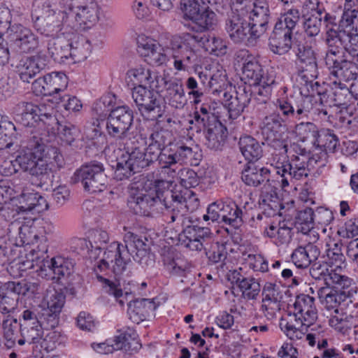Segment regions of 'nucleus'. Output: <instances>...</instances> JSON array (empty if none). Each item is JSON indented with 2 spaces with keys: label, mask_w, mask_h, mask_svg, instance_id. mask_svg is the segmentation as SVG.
<instances>
[{
  "label": "nucleus",
  "mask_w": 358,
  "mask_h": 358,
  "mask_svg": "<svg viewBox=\"0 0 358 358\" xmlns=\"http://www.w3.org/2000/svg\"><path fill=\"white\" fill-rule=\"evenodd\" d=\"M173 182L166 180H155V194L148 193L146 190L132 192L128 199V206L134 213L139 215H147L150 210L162 204L168 210L166 215L170 217L169 223L182 220V224H186L185 217L187 213L194 211L199 206V201L192 191L186 190L184 194L180 191L171 189Z\"/></svg>",
  "instance_id": "nucleus-1"
},
{
  "label": "nucleus",
  "mask_w": 358,
  "mask_h": 358,
  "mask_svg": "<svg viewBox=\"0 0 358 358\" xmlns=\"http://www.w3.org/2000/svg\"><path fill=\"white\" fill-rule=\"evenodd\" d=\"M276 111L266 115L260 124L262 134L268 145L278 151V155L287 153L288 142L285 133L287 122H296L308 118L313 110L312 99L302 97H289L286 99H278Z\"/></svg>",
  "instance_id": "nucleus-2"
},
{
  "label": "nucleus",
  "mask_w": 358,
  "mask_h": 358,
  "mask_svg": "<svg viewBox=\"0 0 358 358\" xmlns=\"http://www.w3.org/2000/svg\"><path fill=\"white\" fill-rule=\"evenodd\" d=\"M130 256L123 244L113 242L105 251L104 257L98 266L101 271L110 269L114 274L116 282L103 277H100V280L104 282L105 292L113 295L121 306H124L126 296H123L119 281L124 275H128L130 273L128 271V266L131 263Z\"/></svg>",
  "instance_id": "nucleus-3"
},
{
  "label": "nucleus",
  "mask_w": 358,
  "mask_h": 358,
  "mask_svg": "<svg viewBox=\"0 0 358 358\" xmlns=\"http://www.w3.org/2000/svg\"><path fill=\"white\" fill-rule=\"evenodd\" d=\"M323 19L326 27V43L328 50L344 49L349 54L357 55L356 50L350 49L348 46V39L350 31L353 30V24L357 19V14L352 10L345 9L341 20H337L336 17L324 13Z\"/></svg>",
  "instance_id": "nucleus-4"
},
{
  "label": "nucleus",
  "mask_w": 358,
  "mask_h": 358,
  "mask_svg": "<svg viewBox=\"0 0 358 358\" xmlns=\"http://www.w3.org/2000/svg\"><path fill=\"white\" fill-rule=\"evenodd\" d=\"M299 20L300 13L296 8L288 10L278 18L268 38L269 48L274 54L282 55L289 51L293 31Z\"/></svg>",
  "instance_id": "nucleus-5"
},
{
  "label": "nucleus",
  "mask_w": 358,
  "mask_h": 358,
  "mask_svg": "<svg viewBox=\"0 0 358 358\" xmlns=\"http://www.w3.org/2000/svg\"><path fill=\"white\" fill-rule=\"evenodd\" d=\"M287 158V153L285 155H279L275 165L276 173L282 177V187L288 186L289 181L292 179L301 180L306 178L309 174L308 169L309 162L310 164L314 162L315 164H321L317 155H313L310 158L308 155L301 154L292 155L290 159Z\"/></svg>",
  "instance_id": "nucleus-6"
},
{
  "label": "nucleus",
  "mask_w": 358,
  "mask_h": 358,
  "mask_svg": "<svg viewBox=\"0 0 358 358\" xmlns=\"http://www.w3.org/2000/svg\"><path fill=\"white\" fill-rule=\"evenodd\" d=\"M131 96L143 120L156 121L163 116L165 106L157 92L138 85L132 88Z\"/></svg>",
  "instance_id": "nucleus-7"
},
{
  "label": "nucleus",
  "mask_w": 358,
  "mask_h": 358,
  "mask_svg": "<svg viewBox=\"0 0 358 358\" xmlns=\"http://www.w3.org/2000/svg\"><path fill=\"white\" fill-rule=\"evenodd\" d=\"M181 9L184 18L190 22L185 24L189 29L203 32L213 29L216 24V14L203 6L202 0H182Z\"/></svg>",
  "instance_id": "nucleus-8"
},
{
  "label": "nucleus",
  "mask_w": 358,
  "mask_h": 358,
  "mask_svg": "<svg viewBox=\"0 0 358 358\" xmlns=\"http://www.w3.org/2000/svg\"><path fill=\"white\" fill-rule=\"evenodd\" d=\"M134 124V112L126 105L111 109L106 119V129L108 135L119 142L131 139Z\"/></svg>",
  "instance_id": "nucleus-9"
},
{
  "label": "nucleus",
  "mask_w": 358,
  "mask_h": 358,
  "mask_svg": "<svg viewBox=\"0 0 358 358\" xmlns=\"http://www.w3.org/2000/svg\"><path fill=\"white\" fill-rule=\"evenodd\" d=\"M64 165V158L58 148L47 146L41 157L29 172L32 176V183L38 187H43L52 182L53 178L52 167L60 169Z\"/></svg>",
  "instance_id": "nucleus-10"
},
{
  "label": "nucleus",
  "mask_w": 358,
  "mask_h": 358,
  "mask_svg": "<svg viewBox=\"0 0 358 358\" xmlns=\"http://www.w3.org/2000/svg\"><path fill=\"white\" fill-rule=\"evenodd\" d=\"M71 181L74 184L80 182L85 191L96 193L106 188L108 178L103 164L93 162L76 170Z\"/></svg>",
  "instance_id": "nucleus-11"
},
{
  "label": "nucleus",
  "mask_w": 358,
  "mask_h": 358,
  "mask_svg": "<svg viewBox=\"0 0 358 358\" xmlns=\"http://www.w3.org/2000/svg\"><path fill=\"white\" fill-rule=\"evenodd\" d=\"M208 39L205 36L189 33L183 34L180 37V42L173 48V65L178 71H185L192 66L197 59L194 48L196 45H204Z\"/></svg>",
  "instance_id": "nucleus-12"
},
{
  "label": "nucleus",
  "mask_w": 358,
  "mask_h": 358,
  "mask_svg": "<svg viewBox=\"0 0 358 358\" xmlns=\"http://www.w3.org/2000/svg\"><path fill=\"white\" fill-rule=\"evenodd\" d=\"M238 3L243 5L241 8L247 11L248 20L252 26V33L259 38L264 34L271 20L268 3L266 0H236Z\"/></svg>",
  "instance_id": "nucleus-13"
},
{
  "label": "nucleus",
  "mask_w": 358,
  "mask_h": 358,
  "mask_svg": "<svg viewBox=\"0 0 358 358\" xmlns=\"http://www.w3.org/2000/svg\"><path fill=\"white\" fill-rule=\"evenodd\" d=\"M247 11L241 8L232 10L225 22V30L231 40L235 43H241L248 41L249 42L259 38L252 32L253 29L248 20Z\"/></svg>",
  "instance_id": "nucleus-14"
},
{
  "label": "nucleus",
  "mask_w": 358,
  "mask_h": 358,
  "mask_svg": "<svg viewBox=\"0 0 358 358\" xmlns=\"http://www.w3.org/2000/svg\"><path fill=\"white\" fill-rule=\"evenodd\" d=\"M14 120L16 123L24 127H34L42 124L46 129V122L52 113L47 111L45 105H35L31 102L22 101L13 109Z\"/></svg>",
  "instance_id": "nucleus-15"
},
{
  "label": "nucleus",
  "mask_w": 358,
  "mask_h": 358,
  "mask_svg": "<svg viewBox=\"0 0 358 358\" xmlns=\"http://www.w3.org/2000/svg\"><path fill=\"white\" fill-rule=\"evenodd\" d=\"M65 301L66 296L62 291L56 290L50 286L45 289L41 308V317L47 321V329H54L58 325Z\"/></svg>",
  "instance_id": "nucleus-16"
},
{
  "label": "nucleus",
  "mask_w": 358,
  "mask_h": 358,
  "mask_svg": "<svg viewBox=\"0 0 358 358\" xmlns=\"http://www.w3.org/2000/svg\"><path fill=\"white\" fill-rule=\"evenodd\" d=\"M343 49L328 50L325 62L330 69V73L340 80L350 81L355 80L357 76V67L355 60L353 62L343 59Z\"/></svg>",
  "instance_id": "nucleus-17"
},
{
  "label": "nucleus",
  "mask_w": 358,
  "mask_h": 358,
  "mask_svg": "<svg viewBox=\"0 0 358 358\" xmlns=\"http://www.w3.org/2000/svg\"><path fill=\"white\" fill-rule=\"evenodd\" d=\"M19 236L23 244L26 245H36V246L31 250L29 255L31 259L29 262L30 265L28 268H32L34 266V262H38L41 261L43 258H48L46 255L48 252V245L46 244L47 238L44 235L38 233L35 226H29L23 224L18 229Z\"/></svg>",
  "instance_id": "nucleus-18"
},
{
  "label": "nucleus",
  "mask_w": 358,
  "mask_h": 358,
  "mask_svg": "<svg viewBox=\"0 0 358 358\" xmlns=\"http://www.w3.org/2000/svg\"><path fill=\"white\" fill-rule=\"evenodd\" d=\"M213 233L208 227L197 225H187L178 235L180 245L193 251L206 250L213 238Z\"/></svg>",
  "instance_id": "nucleus-19"
},
{
  "label": "nucleus",
  "mask_w": 358,
  "mask_h": 358,
  "mask_svg": "<svg viewBox=\"0 0 358 358\" xmlns=\"http://www.w3.org/2000/svg\"><path fill=\"white\" fill-rule=\"evenodd\" d=\"M46 147L42 138L31 132L26 149L22 150L15 158V164L22 171L29 172Z\"/></svg>",
  "instance_id": "nucleus-20"
},
{
  "label": "nucleus",
  "mask_w": 358,
  "mask_h": 358,
  "mask_svg": "<svg viewBox=\"0 0 358 358\" xmlns=\"http://www.w3.org/2000/svg\"><path fill=\"white\" fill-rule=\"evenodd\" d=\"M294 319L298 324L310 327L317 318L315 306V299L308 294H301L296 298L294 303Z\"/></svg>",
  "instance_id": "nucleus-21"
},
{
  "label": "nucleus",
  "mask_w": 358,
  "mask_h": 358,
  "mask_svg": "<svg viewBox=\"0 0 358 358\" xmlns=\"http://www.w3.org/2000/svg\"><path fill=\"white\" fill-rule=\"evenodd\" d=\"M252 92L250 87H238L235 96L224 92L222 103L228 111L229 118L237 119L250 102Z\"/></svg>",
  "instance_id": "nucleus-22"
},
{
  "label": "nucleus",
  "mask_w": 358,
  "mask_h": 358,
  "mask_svg": "<svg viewBox=\"0 0 358 358\" xmlns=\"http://www.w3.org/2000/svg\"><path fill=\"white\" fill-rule=\"evenodd\" d=\"M98 348L101 349V353H112L115 350H123L126 353L132 355L138 351L141 348L138 339L127 333H121L110 341L107 340L106 343H99Z\"/></svg>",
  "instance_id": "nucleus-23"
},
{
  "label": "nucleus",
  "mask_w": 358,
  "mask_h": 358,
  "mask_svg": "<svg viewBox=\"0 0 358 358\" xmlns=\"http://www.w3.org/2000/svg\"><path fill=\"white\" fill-rule=\"evenodd\" d=\"M9 31L8 40L22 52H29L37 48L38 38L29 29L20 24H14Z\"/></svg>",
  "instance_id": "nucleus-24"
},
{
  "label": "nucleus",
  "mask_w": 358,
  "mask_h": 358,
  "mask_svg": "<svg viewBox=\"0 0 358 358\" xmlns=\"http://www.w3.org/2000/svg\"><path fill=\"white\" fill-rule=\"evenodd\" d=\"M190 150L186 148V145L182 142L170 143L167 147L161 150L159 164L162 168L169 169L176 164H183L184 159L190 154Z\"/></svg>",
  "instance_id": "nucleus-25"
},
{
  "label": "nucleus",
  "mask_w": 358,
  "mask_h": 358,
  "mask_svg": "<svg viewBox=\"0 0 358 358\" xmlns=\"http://www.w3.org/2000/svg\"><path fill=\"white\" fill-rule=\"evenodd\" d=\"M18 209L22 212L40 213L48 209V203L45 197L34 190L23 189L18 197Z\"/></svg>",
  "instance_id": "nucleus-26"
},
{
  "label": "nucleus",
  "mask_w": 358,
  "mask_h": 358,
  "mask_svg": "<svg viewBox=\"0 0 358 358\" xmlns=\"http://www.w3.org/2000/svg\"><path fill=\"white\" fill-rule=\"evenodd\" d=\"M47 64L46 56L41 53L22 59L19 66L20 79L24 83H30L31 79L43 70Z\"/></svg>",
  "instance_id": "nucleus-27"
},
{
  "label": "nucleus",
  "mask_w": 358,
  "mask_h": 358,
  "mask_svg": "<svg viewBox=\"0 0 358 358\" xmlns=\"http://www.w3.org/2000/svg\"><path fill=\"white\" fill-rule=\"evenodd\" d=\"M46 130L52 134H59L60 138L71 145L80 134L79 129L70 122L60 123L54 115H49L46 122Z\"/></svg>",
  "instance_id": "nucleus-28"
},
{
  "label": "nucleus",
  "mask_w": 358,
  "mask_h": 358,
  "mask_svg": "<svg viewBox=\"0 0 358 358\" xmlns=\"http://www.w3.org/2000/svg\"><path fill=\"white\" fill-rule=\"evenodd\" d=\"M243 80L248 83L249 85L245 86L251 90L252 85H257L266 81V78H272L267 72H265L262 66L253 57H248L243 64L242 67Z\"/></svg>",
  "instance_id": "nucleus-29"
},
{
  "label": "nucleus",
  "mask_w": 358,
  "mask_h": 358,
  "mask_svg": "<svg viewBox=\"0 0 358 358\" xmlns=\"http://www.w3.org/2000/svg\"><path fill=\"white\" fill-rule=\"evenodd\" d=\"M270 173L268 169L255 162H248L242 170L241 179L246 185L257 187L269 181Z\"/></svg>",
  "instance_id": "nucleus-30"
},
{
  "label": "nucleus",
  "mask_w": 358,
  "mask_h": 358,
  "mask_svg": "<svg viewBox=\"0 0 358 358\" xmlns=\"http://www.w3.org/2000/svg\"><path fill=\"white\" fill-rule=\"evenodd\" d=\"M205 131V145L210 150H221L227 137V129L220 121L201 127Z\"/></svg>",
  "instance_id": "nucleus-31"
},
{
  "label": "nucleus",
  "mask_w": 358,
  "mask_h": 358,
  "mask_svg": "<svg viewBox=\"0 0 358 358\" xmlns=\"http://www.w3.org/2000/svg\"><path fill=\"white\" fill-rule=\"evenodd\" d=\"M20 295L15 282L1 284L0 311L3 314L13 313L17 306Z\"/></svg>",
  "instance_id": "nucleus-32"
},
{
  "label": "nucleus",
  "mask_w": 358,
  "mask_h": 358,
  "mask_svg": "<svg viewBox=\"0 0 358 358\" xmlns=\"http://www.w3.org/2000/svg\"><path fill=\"white\" fill-rule=\"evenodd\" d=\"M338 143L337 136L330 129H322L315 141V147L322 148V157H317L321 162L320 166L325 165L328 152H334Z\"/></svg>",
  "instance_id": "nucleus-33"
},
{
  "label": "nucleus",
  "mask_w": 358,
  "mask_h": 358,
  "mask_svg": "<svg viewBox=\"0 0 358 358\" xmlns=\"http://www.w3.org/2000/svg\"><path fill=\"white\" fill-rule=\"evenodd\" d=\"M240 151L248 162H255L263 155V150L259 143L250 136H245L239 139Z\"/></svg>",
  "instance_id": "nucleus-34"
},
{
  "label": "nucleus",
  "mask_w": 358,
  "mask_h": 358,
  "mask_svg": "<svg viewBox=\"0 0 358 358\" xmlns=\"http://www.w3.org/2000/svg\"><path fill=\"white\" fill-rule=\"evenodd\" d=\"M331 285H334V289L342 293L348 297L350 301L357 294L358 287L354 280L346 276L336 273L335 271L330 276Z\"/></svg>",
  "instance_id": "nucleus-35"
},
{
  "label": "nucleus",
  "mask_w": 358,
  "mask_h": 358,
  "mask_svg": "<svg viewBox=\"0 0 358 358\" xmlns=\"http://www.w3.org/2000/svg\"><path fill=\"white\" fill-rule=\"evenodd\" d=\"M42 14L36 17L37 21L44 20L50 28V32H57L62 30L64 27V12L63 10H55L50 8L48 3L43 4Z\"/></svg>",
  "instance_id": "nucleus-36"
},
{
  "label": "nucleus",
  "mask_w": 358,
  "mask_h": 358,
  "mask_svg": "<svg viewBox=\"0 0 358 358\" xmlns=\"http://www.w3.org/2000/svg\"><path fill=\"white\" fill-rule=\"evenodd\" d=\"M317 294L320 300L324 304L325 308L328 310L335 309L334 312L336 314L339 313L338 306L342 303L349 299L342 293L336 292L334 289H330L329 287H321L317 290Z\"/></svg>",
  "instance_id": "nucleus-37"
},
{
  "label": "nucleus",
  "mask_w": 358,
  "mask_h": 358,
  "mask_svg": "<svg viewBox=\"0 0 358 358\" xmlns=\"http://www.w3.org/2000/svg\"><path fill=\"white\" fill-rule=\"evenodd\" d=\"M165 98L169 105L176 108H182L186 103L185 91L182 83L173 79V82L168 84L166 90Z\"/></svg>",
  "instance_id": "nucleus-38"
},
{
  "label": "nucleus",
  "mask_w": 358,
  "mask_h": 358,
  "mask_svg": "<svg viewBox=\"0 0 358 358\" xmlns=\"http://www.w3.org/2000/svg\"><path fill=\"white\" fill-rule=\"evenodd\" d=\"M307 119H304V120ZM299 122L296 124L294 130L296 136L301 141L306 142L314 146L320 130L313 122H304L303 120Z\"/></svg>",
  "instance_id": "nucleus-39"
},
{
  "label": "nucleus",
  "mask_w": 358,
  "mask_h": 358,
  "mask_svg": "<svg viewBox=\"0 0 358 358\" xmlns=\"http://www.w3.org/2000/svg\"><path fill=\"white\" fill-rule=\"evenodd\" d=\"M71 43L64 38H52L48 41V51L50 57L58 62L67 59L71 53Z\"/></svg>",
  "instance_id": "nucleus-40"
},
{
  "label": "nucleus",
  "mask_w": 358,
  "mask_h": 358,
  "mask_svg": "<svg viewBox=\"0 0 358 358\" xmlns=\"http://www.w3.org/2000/svg\"><path fill=\"white\" fill-rule=\"evenodd\" d=\"M220 222H224L231 225L234 228H238L243 223L242 210L236 203H227L222 201Z\"/></svg>",
  "instance_id": "nucleus-41"
},
{
  "label": "nucleus",
  "mask_w": 358,
  "mask_h": 358,
  "mask_svg": "<svg viewBox=\"0 0 358 358\" xmlns=\"http://www.w3.org/2000/svg\"><path fill=\"white\" fill-rule=\"evenodd\" d=\"M45 96L59 93L67 87V76L62 72H52L44 76Z\"/></svg>",
  "instance_id": "nucleus-42"
},
{
  "label": "nucleus",
  "mask_w": 358,
  "mask_h": 358,
  "mask_svg": "<svg viewBox=\"0 0 358 358\" xmlns=\"http://www.w3.org/2000/svg\"><path fill=\"white\" fill-rule=\"evenodd\" d=\"M329 325L338 332L345 335L352 329V327L358 322V316L342 312L338 315L332 316L329 320Z\"/></svg>",
  "instance_id": "nucleus-43"
},
{
  "label": "nucleus",
  "mask_w": 358,
  "mask_h": 358,
  "mask_svg": "<svg viewBox=\"0 0 358 358\" xmlns=\"http://www.w3.org/2000/svg\"><path fill=\"white\" fill-rule=\"evenodd\" d=\"M129 165L132 167L134 172L139 173L142 169L149 166L144 154V150L138 147L127 148L125 153L122 154Z\"/></svg>",
  "instance_id": "nucleus-44"
},
{
  "label": "nucleus",
  "mask_w": 358,
  "mask_h": 358,
  "mask_svg": "<svg viewBox=\"0 0 358 358\" xmlns=\"http://www.w3.org/2000/svg\"><path fill=\"white\" fill-rule=\"evenodd\" d=\"M220 121L217 116L211 111L210 106L203 103L199 108L196 107L194 118L189 121L190 124L195 123L199 130L201 127Z\"/></svg>",
  "instance_id": "nucleus-45"
},
{
  "label": "nucleus",
  "mask_w": 358,
  "mask_h": 358,
  "mask_svg": "<svg viewBox=\"0 0 358 358\" xmlns=\"http://www.w3.org/2000/svg\"><path fill=\"white\" fill-rule=\"evenodd\" d=\"M324 12L313 10L310 14L303 15V29L306 34L310 37L318 35L320 32Z\"/></svg>",
  "instance_id": "nucleus-46"
},
{
  "label": "nucleus",
  "mask_w": 358,
  "mask_h": 358,
  "mask_svg": "<svg viewBox=\"0 0 358 358\" xmlns=\"http://www.w3.org/2000/svg\"><path fill=\"white\" fill-rule=\"evenodd\" d=\"M51 266L54 268L55 279L59 280L62 278L69 276L73 272L75 266L73 259L57 256L52 258Z\"/></svg>",
  "instance_id": "nucleus-47"
},
{
  "label": "nucleus",
  "mask_w": 358,
  "mask_h": 358,
  "mask_svg": "<svg viewBox=\"0 0 358 358\" xmlns=\"http://www.w3.org/2000/svg\"><path fill=\"white\" fill-rule=\"evenodd\" d=\"M16 127L11 122L0 124V150L10 148L17 140Z\"/></svg>",
  "instance_id": "nucleus-48"
},
{
  "label": "nucleus",
  "mask_w": 358,
  "mask_h": 358,
  "mask_svg": "<svg viewBox=\"0 0 358 358\" xmlns=\"http://www.w3.org/2000/svg\"><path fill=\"white\" fill-rule=\"evenodd\" d=\"M280 329L286 334V336L291 340H299L303 338L305 331H307L308 327L301 326L299 323H296L294 319V316L290 318V320H287L282 318L280 322Z\"/></svg>",
  "instance_id": "nucleus-49"
},
{
  "label": "nucleus",
  "mask_w": 358,
  "mask_h": 358,
  "mask_svg": "<svg viewBox=\"0 0 358 358\" xmlns=\"http://www.w3.org/2000/svg\"><path fill=\"white\" fill-rule=\"evenodd\" d=\"M20 294L40 298L45 291V285L38 280L33 281L15 282Z\"/></svg>",
  "instance_id": "nucleus-50"
},
{
  "label": "nucleus",
  "mask_w": 358,
  "mask_h": 358,
  "mask_svg": "<svg viewBox=\"0 0 358 358\" xmlns=\"http://www.w3.org/2000/svg\"><path fill=\"white\" fill-rule=\"evenodd\" d=\"M163 262L166 269L172 275L185 276L189 268L180 259H175L171 254L164 255Z\"/></svg>",
  "instance_id": "nucleus-51"
},
{
  "label": "nucleus",
  "mask_w": 358,
  "mask_h": 358,
  "mask_svg": "<svg viewBox=\"0 0 358 358\" xmlns=\"http://www.w3.org/2000/svg\"><path fill=\"white\" fill-rule=\"evenodd\" d=\"M147 238L134 234L131 232H128L124 235V247L128 250L130 255L136 252V251L144 249H150L149 245L147 243Z\"/></svg>",
  "instance_id": "nucleus-52"
},
{
  "label": "nucleus",
  "mask_w": 358,
  "mask_h": 358,
  "mask_svg": "<svg viewBox=\"0 0 358 358\" xmlns=\"http://www.w3.org/2000/svg\"><path fill=\"white\" fill-rule=\"evenodd\" d=\"M274 83L275 79L272 78H266V81L263 80L262 83L257 85H252L254 90L251 89L252 96L254 95L259 103H266L269 99L272 92V85Z\"/></svg>",
  "instance_id": "nucleus-53"
},
{
  "label": "nucleus",
  "mask_w": 358,
  "mask_h": 358,
  "mask_svg": "<svg viewBox=\"0 0 358 358\" xmlns=\"http://www.w3.org/2000/svg\"><path fill=\"white\" fill-rule=\"evenodd\" d=\"M76 10L78 13V23L82 25L92 24L97 20L96 8L93 6L78 5L76 1Z\"/></svg>",
  "instance_id": "nucleus-54"
},
{
  "label": "nucleus",
  "mask_w": 358,
  "mask_h": 358,
  "mask_svg": "<svg viewBox=\"0 0 358 358\" xmlns=\"http://www.w3.org/2000/svg\"><path fill=\"white\" fill-rule=\"evenodd\" d=\"M45 324L46 325L45 323H41L21 327V335L23 338H26L29 343H39L43 338V325Z\"/></svg>",
  "instance_id": "nucleus-55"
},
{
  "label": "nucleus",
  "mask_w": 358,
  "mask_h": 358,
  "mask_svg": "<svg viewBox=\"0 0 358 358\" xmlns=\"http://www.w3.org/2000/svg\"><path fill=\"white\" fill-rule=\"evenodd\" d=\"M334 272L332 269H329L327 264L317 262L313 263L310 268V275L315 280H323L327 287L331 286L330 276Z\"/></svg>",
  "instance_id": "nucleus-56"
},
{
  "label": "nucleus",
  "mask_w": 358,
  "mask_h": 358,
  "mask_svg": "<svg viewBox=\"0 0 358 358\" xmlns=\"http://www.w3.org/2000/svg\"><path fill=\"white\" fill-rule=\"evenodd\" d=\"M353 85L349 89L344 84L339 83V86L335 89L333 92V101L335 105L344 106L348 104L352 96L355 99H358L357 94L354 95L352 91Z\"/></svg>",
  "instance_id": "nucleus-57"
},
{
  "label": "nucleus",
  "mask_w": 358,
  "mask_h": 358,
  "mask_svg": "<svg viewBox=\"0 0 358 358\" xmlns=\"http://www.w3.org/2000/svg\"><path fill=\"white\" fill-rule=\"evenodd\" d=\"M297 75L305 83V85L308 86L309 83L313 82L317 78L318 69L317 62L297 66Z\"/></svg>",
  "instance_id": "nucleus-58"
},
{
  "label": "nucleus",
  "mask_w": 358,
  "mask_h": 358,
  "mask_svg": "<svg viewBox=\"0 0 358 358\" xmlns=\"http://www.w3.org/2000/svg\"><path fill=\"white\" fill-rule=\"evenodd\" d=\"M20 325L16 320L5 321L3 323V337L6 340V345L11 348L15 343Z\"/></svg>",
  "instance_id": "nucleus-59"
},
{
  "label": "nucleus",
  "mask_w": 358,
  "mask_h": 358,
  "mask_svg": "<svg viewBox=\"0 0 358 358\" xmlns=\"http://www.w3.org/2000/svg\"><path fill=\"white\" fill-rule=\"evenodd\" d=\"M205 250L208 259L214 264L222 262L227 258L225 245L220 244L218 242L211 243L210 248H206Z\"/></svg>",
  "instance_id": "nucleus-60"
},
{
  "label": "nucleus",
  "mask_w": 358,
  "mask_h": 358,
  "mask_svg": "<svg viewBox=\"0 0 358 358\" xmlns=\"http://www.w3.org/2000/svg\"><path fill=\"white\" fill-rule=\"evenodd\" d=\"M260 290L261 285L259 282L254 278L248 277L240 292H241L243 298L252 300L256 299Z\"/></svg>",
  "instance_id": "nucleus-61"
},
{
  "label": "nucleus",
  "mask_w": 358,
  "mask_h": 358,
  "mask_svg": "<svg viewBox=\"0 0 358 358\" xmlns=\"http://www.w3.org/2000/svg\"><path fill=\"white\" fill-rule=\"evenodd\" d=\"M296 54L297 57V66L317 62L315 52L311 47L299 45Z\"/></svg>",
  "instance_id": "nucleus-62"
},
{
  "label": "nucleus",
  "mask_w": 358,
  "mask_h": 358,
  "mask_svg": "<svg viewBox=\"0 0 358 358\" xmlns=\"http://www.w3.org/2000/svg\"><path fill=\"white\" fill-rule=\"evenodd\" d=\"M63 12L64 15L63 20L64 27L66 26L73 29L81 28L80 24L78 23L75 1L71 0V3L69 5V8L63 10Z\"/></svg>",
  "instance_id": "nucleus-63"
},
{
  "label": "nucleus",
  "mask_w": 358,
  "mask_h": 358,
  "mask_svg": "<svg viewBox=\"0 0 358 358\" xmlns=\"http://www.w3.org/2000/svg\"><path fill=\"white\" fill-rule=\"evenodd\" d=\"M127 162L128 161L125 159V157H124L122 155L117 159L115 171V178L117 180L127 179L131 177V176L136 173Z\"/></svg>",
  "instance_id": "nucleus-64"
}]
</instances>
